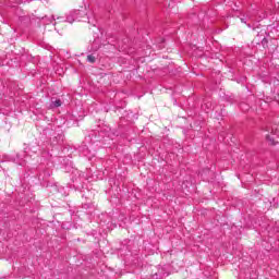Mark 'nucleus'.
I'll list each match as a JSON object with an SVG mask.
<instances>
[{"label":"nucleus","mask_w":279,"mask_h":279,"mask_svg":"<svg viewBox=\"0 0 279 279\" xmlns=\"http://www.w3.org/2000/svg\"><path fill=\"white\" fill-rule=\"evenodd\" d=\"M86 9H82V10H75L73 12V16L76 21H82V19H86Z\"/></svg>","instance_id":"f257e3e1"},{"label":"nucleus","mask_w":279,"mask_h":279,"mask_svg":"<svg viewBox=\"0 0 279 279\" xmlns=\"http://www.w3.org/2000/svg\"><path fill=\"white\" fill-rule=\"evenodd\" d=\"M62 106V100L57 99L50 104V108H60Z\"/></svg>","instance_id":"f03ea898"},{"label":"nucleus","mask_w":279,"mask_h":279,"mask_svg":"<svg viewBox=\"0 0 279 279\" xmlns=\"http://www.w3.org/2000/svg\"><path fill=\"white\" fill-rule=\"evenodd\" d=\"M96 60L97 59L95 58V56H93V54L87 56V61L90 62V64H95Z\"/></svg>","instance_id":"7ed1b4c3"},{"label":"nucleus","mask_w":279,"mask_h":279,"mask_svg":"<svg viewBox=\"0 0 279 279\" xmlns=\"http://www.w3.org/2000/svg\"><path fill=\"white\" fill-rule=\"evenodd\" d=\"M267 141H271V138L269 137V135L266 136Z\"/></svg>","instance_id":"20e7f679"},{"label":"nucleus","mask_w":279,"mask_h":279,"mask_svg":"<svg viewBox=\"0 0 279 279\" xmlns=\"http://www.w3.org/2000/svg\"><path fill=\"white\" fill-rule=\"evenodd\" d=\"M276 134H277V136H279V133H278V131L276 132Z\"/></svg>","instance_id":"39448f33"},{"label":"nucleus","mask_w":279,"mask_h":279,"mask_svg":"<svg viewBox=\"0 0 279 279\" xmlns=\"http://www.w3.org/2000/svg\"><path fill=\"white\" fill-rule=\"evenodd\" d=\"M241 21H242V23H243L245 20L241 19Z\"/></svg>","instance_id":"423d86ee"}]
</instances>
